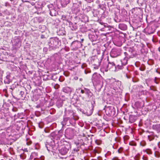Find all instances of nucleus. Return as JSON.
<instances>
[{"label": "nucleus", "instance_id": "2", "mask_svg": "<svg viewBox=\"0 0 160 160\" xmlns=\"http://www.w3.org/2000/svg\"><path fill=\"white\" fill-rule=\"evenodd\" d=\"M84 113L86 114L88 116H90L92 113V111L91 110H88L86 112L84 111Z\"/></svg>", "mask_w": 160, "mask_h": 160}, {"label": "nucleus", "instance_id": "3", "mask_svg": "<svg viewBox=\"0 0 160 160\" xmlns=\"http://www.w3.org/2000/svg\"><path fill=\"white\" fill-rule=\"evenodd\" d=\"M123 61H125V62H122V61H121V62H122V64L123 65H125L126 64H127V61H126V59H124L123 60Z\"/></svg>", "mask_w": 160, "mask_h": 160}, {"label": "nucleus", "instance_id": "11", "mask_svg": "<svg viewBox=\"0 0 160 160\" xmlns=\"http://www.w3.org/2000/svg\"><path fill=\"white\" fill-rule=\"evenodd\" d=\"M81 40V42H82L83 41L84 39H82Z\"/></svg>", "mask_w": 160, "mask_h": 160}, {"label": "nucleus", "instance_id": "8", "mask_svg": "<svg viewBox=\"0 0 160 160\" xmlns=\"http://www.w3.org/2000/svg\"><path fill=\"white\" fill-rule=\"evenodd\" d=\"M118 68L120 69H122V66L118 65Z\"/></svg>", "mask_w": 160, "mask_h": 160}, {"label": "nucleus", "instance_id": "9", "mask_svg": "<svg viewBox=\"0 0 160 160\" xmlns=\"http://www.w3.org/2000/svg\"><path fill=\"white\" fill-rule=\"evenodd\" d=\"M81 92L82 93H83L84 92V91L83 90H81Z\"/></svg>", "mask_w": 160, "mask_h": 160}, {"label": "nucleus", "instance_id": "10", "mask_svg": "<svg viewBox=\"0 0 160 160\" xmlns=\"http://www.w3.org/2000/svg\"><path fill=\"white\" fill-rule=\"evenodd\" d=\"M111 64L112 65L115 66V64L113 62H112V63H111Z\"/></svg>", "mask_w": 160, "mask_h": 160}, {"label": "nucleus", "instance_id": "1", "mask_svg": "<svg viewBox=\"0 0 160 160\" xmlns=\"http://www.w3.org/2000/svg\"><path fill=\"white\" fill-rule=\"evenodd\" d=\"M105 111L107 114L110 116L113 115L114 114L113 108L112 107H108L106 108Z\"/></svg>", "mask_w": 160, "mask_h": 160}, {"label": "nucleus", "instance_id": "5", "mask_svg": "<svg viewBox=\"0 0 160 160\" xmlns=\"http://www.w3.org/2000/svg\"><path fill=\"white\" fill-rule=\"evenodd\" d=\"M148 138L150 141H151L153 139V138H152V137L150 136H148Z\"/></svg>", "mask_w": 160, "mask_h": 160}, {"label": "nucleus", "instance_id": "6", "mask_svg": "<svg viewBox=\"0 0 160 160\" xmlns=\"http://www.w3.org/2000/svg\"><path fill=\"white\" fill-rule=\"evenodd\" d=\"M122 148H120V149H119L118 151V152L119 153H120L122 151Z\"/></svg>", "mask_w": 160, "mask_h": 160}, {"label": "nucleus", "instance_id": "4", "mask_svg": "<svg viewBox=\"0 0 160 160\" xmlns=\"http://www.w3.org/2000/svg\"><path fill=\"white\" fill-rule=\"evenodd\" d=\"M146 152L148 154H150L151 153V150L149 149H147L146 150Z\"/></svg>", "mask_w": 160, "mask_h": 160}, {"label": "nucleus", "instance_id": "7", "mask_svg": "<svg viewBox=\"0 0 160 160\" xmlns=\"http://www.w3.org/2000/svg\"><path fill=\"white\" fill-rule=\"evenodd\" d=\"M155 82L156 83L158 84V82L157 81V78H155L154 80Z\"/></svg>", "mask_w": 160, "mask_h": 160}, {"label": "nucleus", "instance_id": "12", "mask_svg": "<svg viewBox=\"0 0 160 160\" xmlns=\"http://www.w3.org/2000/svg\"><path fill=\"white\" fill-rule=\"evenodd\" d=\"M27 144L28 145H29V144H30V143L28 144V142H27Z\"/></svg>", "mask_w": 160, "mask_h": 160}]
</instances>
